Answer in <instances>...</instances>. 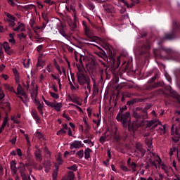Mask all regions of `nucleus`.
Returning <instances> with one entry per match:
<instances>
[{
	"label": "nucleus",
	"mask_w": 180,
	"mask_h": 180,
	"mask_svg": "<svg viewBox=\"0 0 180 180\" xmlns=\"http://www.w3.org/2000/svg\"><path fill=\"white\" fill-rule=\"evenodd\" d=\"M116 120L117 122H120L124 129L128 128L131 136H134V133L137 131V125L134 123H131L130 112L127 111L124 114H117Z\"/></svg>",
	"instance_id": "obj_1"
},
{
	"label": "nucleus",
	"mask_w": 180,
	"mask_h": 180,
	"mask_svg": "<svg viewBox=\"0 0 180 180\" xmlns=\"http://www.w3.org/2000/svg\"><path fill=\"white\" fill-rule=\"evenodd\" d=\"M154 54L158 58L162 60H174V61H180V56L174 53V51L169 48L161 46L158 49L154 50Z\"/></svg>",
	"instance_id": "obj_2"
},
{
	"label": "nucleus",
	"mask_w": 180,
	"mask_h": 180,
	"mask_svg": "<svg viewBox=\"0 0 180 180\" xmlns=\"http://www.w3.org/2000/svg\"><path fill=\"white\" fill-rule=\"evenodd\" d=\"M148 77H151L153 74H155L154 76L150 78V80L148 81V83L145 85L144 89L146 91H153L155 88H158L160 86H164L165 84L164 82H159L157 83H154L153 84V82L155 81L158 78V77H160V72L157 69H154L153 70H150L147 72Z\"/></svg>",
	"instance_id": "obj_3"
},
{
	"label": "nucleus",
	"mask_w": 180,
	"mask_h": 180,
	"mask_svg": "<svg viewBox=\"0 0 180 180\" xmlns=\"http://www.w3.org/2000/svg\"><path fill=\"white\" fill-rule=\"evenodd\" d=\"M138 53L141 57L147 58L150 56V41H141L137 44Z\"/></svg>",
	"instance_id": "obj_4"
},
{
	"label": "nucleus",
	"mask_w": 180,
	"mask_h": 180,
	"mask_svg": "<svg viewBox=\"0 0 180 180\" xmlns=\"http://www.w3.org/2000/svg\"><path fill=\"white\" fill-rule=\"evenodd\" d=\"M179 33H180V25L176 22H174L172 30L165 34L162 41L164 40H175V39L178 38Z\"/></svg>",
	"instance_id": "obj_5"
},
{
	"label": "nucleus",
	"mask_w": 180,
	"mask_h": 180,
	"mask_svg": "<svg viewBox=\"0 0 180 180\" xmlns=\"http://www.w3.org/2000/svg\"><path fill=\"white\" fill-rule=\"evenodd\" d=\"M132 116L136 119L138 124H144V119H147V117L144 115L143 108L140 107H137L133 110Z\"/></svg>",
	"instance_id": "obj_6"
},
{
	"label": "nucleus",
	"mask_w": 180,
	"mask_h": 180,
	"mask_svg": "<svg viewBox=\"0 0 180 180\" xmlns=\"http://www.w3.org/2000/svg\"><path fill=\"white\" fill-rule=\"evenodd\" d=\"M77 70L78 72H77L76 74L77 82L84 81V79L89 78V76L86 75V70H85V68L84 66L78 67Z\"/></svg>",
	"instance_id": "obj_7"
},
{
	"label": "nucleus",
	"mask_w": 180,
	"mask_h": 180,
	"mask_svg": "<svg viewBox=\"0 0 180 180\" xmlns=\"http://www.w3.org/2000/svg\"><path fill=\"white\" fill-rule=\"evenodd\" d=\"M136 153L143 158L146 155V149L143 148V145L140 142H136L135 144Z\"/></svg>",
	"instance_id": "obj_8"
},
{
	"label": "nucleus",
	"mask_w": 180,
	"mask_h": 180,
	"mask_svg": "<svg viewBox=\"0 0 180 180\" xmlns=\"http://www.w3.org/2000/svg\"><path fill=\"white\" fill-rule=\"evenodd\" d=\"M149 155L151 158H153V157H155V158H158L156 159V162L160 165H162V169H163V171H165V174H168V167L164 165V164H161V158H160V156H157L155 157V153H150Z\"/></svg>",
	"instance_id": "obj_9"
},
{
	"label": "nucleus",
	"mask_w": 180,
	"mask_h": 180,
	"mask_svg": "<svg viewBox=\"0 0 180 180\" xmlns=\"http://www.w3.org/2000/svg\"><path fill=\"white\" fill-rule=\"evenodd\" d=\"M15 94L21 95V96H23L25 101L27 99V94H26V91H25V89H23V87H22V85L20 84H18L17 87V93L15 92Z\"/></svg>",
	"instance_id": "obj_10"
},
{
	"label": "nucleus",
	"mask_w": 180,
	"mask_h": 180,
	"mask_svg": "<svg viewBox=\"0 0 180 180\" xmlns=\"http://www.w3.org/2000/svg\"><path fill=\"white\" fill-rule=\"evenodd\" d=\"M58 30L59 33L63 37H65V39H67V40H68L70 39V36H68V34H67V33H65V25H64V24L60 23V26L58 28Z\"/></svg>",
	"instance_id": "obj_11"
},
{
	"label": "nucleus",
	"mask_w": 180,
	"mask_h": 180,
	"mask_svg": "<svg viewBox=\"0 0 180 180\" xmlns=\"http://www.w3.org/2000/svg\"><path fill=\"white\" fill-rule=\"evenodd\" d=\"M0 108L1 109H3V110H5V112H11V110H12V108H11V103L8 102H0Z\"/></svg>",
	"instance_id": "obj_12"
},
{
	"label": "nucleus",
	"mask_w": 180,
	"mask_h": 180,
	"mask_svg": "<svg viewBox=\"0 0 180 180\" xmlns=\"http://www.w3.org/2000/svg\"><path fill=\"white\" fill-rule=\"evenodd\" d=\"M77 82L79 85H84V84H86L88 91L91 92V88L92 87V85L91 84V78L88 77L87 79H84V80Z\"/></svg>",
	"instance_id": "obj_13"
},
{
	"label": "nucleus",
	"mask_w": 180,
	"mask_h": 180,
	"mask_svg": "<svg viewBox=\"0 0 180 180\" xmlns=\"http://www.w3.org/2000/svg\"><path fill=\"white\" fill-rule=\"evenodd\" d=\"M81 147H84V144L81 141H74L70 145V150H74V148H81Z\"/></svg>",
	"instance_id": "obj_14"
},
{
	"label": "nucleus",
	"mask_w": 180,
	"mask_h": 180,
	"mask_svg": "<svg viewBox=\"0 0 180 180\" xmlns=\"http://www.w3.org/2000/svg\"><path fill=\"white\" fill-rule=\"evenodd\" d=\"M3 47L4 49V51L11 56L12 54V51H11V46L9 45V42L4 41L3 44Z\"/></svg>",
	"instance_id": "obj_15"
},
{
	"label": "nucleus",
	"mask_w": 180,
	"mask_h": 180,
	"mask_svg": "<svg viewBox=\"0 0 180 180\" xmlns=\"http://www.w3.org/2000/svg\"><path fill=\"white\" fill-rule=\"evenodd\" d=\"M103 7L108 13H113V6L105 3L103 4Z\"/></svg>",
	"instance_id": "obj_16"
},
{
	"label": "nucleus",
	"mask_w": 180,
	"mask_h": 180,
	"mask_svg": "<svg viewBox=\"0 0 180 180\" xmlns=\"http://www.w3.org/2000/svg\"><path fill=\"white\" fill-rule=\"evenodd\" d=\"M143 101H144V99L135 98L131 101H127V105L128 106H131V105H134V103H137L139 102H143Z\"/></svg>",
	"instance_id": "obj_17"
},
{
	"label": "nucleus",
	"mask_w": 180,
	"mask_h": 180,
	"mask_svg": "<svg viewBox=\"0 0 180 180\" xmlns=\"http://www.w3.org/2000/svg\"><path fill=\"white\" fill-rule=\"evenodd\" d=\"M39 153H35V158L38 162H41L43 161V156L41 155V150L38 149Z\"/></svg>",
	"instance_id": "obj_18"
},
{
	"label": "nucleus",
	"mask_w": 180,
	"mask_h": 180,
	"mask_svg": "<svg viewBox=\"0 0 180 180\" xmlns=\"http://www.w3.org/2000/svg\"><path fill=\"white\" fill-rule=\"evenodd\" d=\"M4 15L6 16V18H8L7 21H8V22L16 20V17L8 12H4Z\"/></svg>",
	"instance_id": "obj_19"
},
{
	"label": "nucleus",
	"mask_w": 180,
	"mask_h": 180,
	"mask_svg": "<svg viewBox=\"0 0 180 180\" xmlns=\"http://www.w3.org/2000/svg\"><path fill=\"white\" fill-rule=\"evenodd\" d=\"M151 106H153V105L147 103L146 105L145 106V108H142L143 115H144V116L147 117V118L148 117V113H147V110H148V109H150Z\"/></svg>",
	"instance_id": "obj_20"
},
{
	"label": "nucleus",
	"mask_w": 180,
	"mask_h": 180,
	"mask_svg": "<svg viewBox=\"0 0 180 180\" xmlns=\"http://www.w3.org/2000/svg\"><path fill=\"white\" fill-rule=\"evenodd\" d=\"M52 108H54L56 112H60L61 110V108H63V104L61 103H57L56 104L53 103Z\"/></svg>",
	"instance_id": "obj_21"
},
{
	"label": "nucleus",
	"mask_w": 180,
	"mask_h": 180,
	"mask_svg": "<svg viewBox=\"0 0 180 180\" xmlns=\"http://www.w3.org/2000/svg\"><path fill=\"white\" fill-rule=\"evenodd\" d=\"M32 116L36 120L37 123H40V117H39V115H37V111L32 110Z\"/></svg>",
	"instance_id": "obj_22"
},
{
	"label": "nucleus",
	"mask_w": 180,
	"mask_h": 180,
	"mask_svg": "<svg viewBox=\"0 0 180 180\" xmlns=\"http://www.w3.org/2000/svg\"><path fill=\"white\" fill-rule=\"evenodd\" d=\"M169 91L172 96H173V98H178V96H179V95H178V93H176V91H174L172 89V87H171L170 86H169Z\"/></svg>",
	"instance_id": "obj_23"
},
{
	"label": "nucleus",
	"mask_w": 180,
	"mask_h": 180,
	"mask_svg": "<svg viewBox=\"0 0 180 180\" xmlns=\"http://www.w3.org/2000/svg\"><path fill=\"white\" fill-rule=\"evenodd\" d=\"M91 148H87L86 149H85L84 150V158L85 160H88L89 158V157H91Z\"/></svg>",
	"instance_id": "obj_24"
},
{
	"label": "nucleus",
	"mask_w": 180,
	"mask_h": 180,
	"mask_svg": "<svg viewBox=\"0 0 180 180\" xmlns=\"http://www.w3.org/2000/svg\"><path fill=\"white\" fill-rule=\"evenodd\" d=\"M140 0H132V3L131 4H129L128 3H126L127 8H133L136 5V4H139Z\"/></svg>",
	"instance_id": "obj_25"
},
{
	"label": "nucleus",
	"mask_w": 180,
	"mask_h": 180,
	"mask_svg": "<svg viewBox=\"0 0 180 180\" xmlns=\"http://www.w3.org/2000/svg\"><path fill=\"white\" fill-rule=\"evenodd\" d=\"M166 130H167V127H165V125H163V126H162V128H159V129H158V132L160 134L162 135V134H165Z\"/></svg>",
	"instance_id": "obj_26"
},
{
	"label": "nucleus",
	"mask_w": 180,
	"mask_h": 180,
	"mask_svg": "<svg viewBox=\"0 0 180 180\" xmlns=\"http://www.w3.org/2000/svg\"><path fill=\"white\" fill-rule=\"evenodd\" d=\"M20 174H21V177H22V180H30V176H26V173H25V172H23V170L20 171Z\"/></svg>",
	"instance_id": "obj_27"
},
{
	"label": "nucleus",
	"mask_w": 180,
	"mask_h": 180,
	"mask_svg": "<svg viewBox=\"0 0 180 180\" xmlns=\"http://www.w3.org/2000/svg\"><path fill=\"white\" fill-rule=\"evenodd\" d=\"M68 180H74L75 179V174H74L73 172H69L68 173Z\"/></svg>",
	"instance_id": "obj_28"
},
{
	"label": "nucleus",
	"mask_w": 180,
	"mask_h": 180,
	"mask_svg": "<svg viewBox=\"0 0 180 180\" xmlns=\"http://www.w3.org/2000/svg\"><path fill=\"white\" fill-rule=\"evenodd\" d=\"M8 120H9V118H8V117H4L3 123L1 126V129H5V127H6V124H8Z\"/></svg>",
	"instance_id": "obj_29"
},
{
	"label": "nucleus",
	"mask_w": 180,
	"mask_h": 180,
	"mask_svg": "<svg viewBox=\"0 0 180 180\" xmlns=\"http://www.w3.org/2000/svg\"><path fill=\"white\" fill-rule=\"evenodd\" d=\"M126 110H127V106L124 105L123 107L120 108V111L117 115H123L124 114V112H126Z\"/></svg>",
	"instance_id": "obj_30"
},
{
	"label": "nucleus",
	"mask_w": 180,
	"mask_h": 180,
	"mask_svg": "<svg viewBox=\"0 0 180 180\" xmlns=\"http://www.w3.org/2000/svg\"><path fill=\"white\" fill-rule=\"evenodd\" d=\"M76 155L81 160L84 158V150H79L76 153Z\"/></svg>",
	"instance_id": "obj_31"
},
{
	"label": "nucleus",
	"mask_w": 180,
	"mask_h": 180,
	"mask_svg": "<svg viewBox=\"0 0 180 180\" xmlns=\"http://www.w3.org/2000/svg\"><path fill=\"white\" fill-rule=\"evenodd\" d=\"M106 133H104V136H101L99 139V142L101 143V144H103L105 141H106Z\"/></svg>",
	"instance_id": "obj_32"
},
{
	"label": "nucleus",
	"mask_w": 180,
	"mask_h": 180,
	"mask_svg": "<svg viewBox=\"0 0 180 180\" xmlns=\"http://www.w3.org/2000/svg\"><path fill=\"white\" fill-rule=\"evenodd\" d=\"M175 122H177L178 123H179V122H180V117H179V116H180V111H178V110H176V112H175Z\"/></svg>",
	"instance_id": "obj_33"
},
{
	"label": "nucleus",
	"mask_w": 180,
	"mask_h": 180,
	"mask_svg": "<svg viewBox=\"0 0 180 180\" xmlns=\"http://www.w3.org/2000/svg\"><path fill=\"white\" fill-rule=\"evenodd\" d=\"M22 27H25V25L23 23H20V25L17 27L13 28V32H19V30L22 29Z\"/></svg>",
	"instance_id": "obj_34"
},
{
	"label": "nucleus",
	"mask_w": 180,
	"mask_h": 180,
	"mask_svg": "<svg viewBox=\"0 0 180 180\" xmlns=\"http://www.w3.org/2000/svg\"><path fill=\"white\" fill-rule=\"evenodd\" d=\"M49 94H50L52 98H53V99H58L60 98V96L58 94H56L52 91H49Z\"/></svg>",
	"instance_id": "obj_35"
},
{
	"label": "nucleus",
	"mask_w": 180,
	"mask_h": 180,
	"mask_svg": "<svg viewBox=\"0 0 180 180\" xmlns=\"http://www.w3.org/2000/svg\"><path fill=\"white\" fill-rule=\"evenodd\" d=\"M44 154H46V155H49V157H51V152H50V150H49V148H47V146H46L44 148Z\"/></svg>",
	"instance_id": "obj_36"
},
{
	"label": "nucleus",
	"mask_w": 180,
	"mask_h": 180,
	"mask_svg": "<svg viewBox=\"0 0 180 180\" xmlns=\"http://www.w3.org/2000/svg\"><path fill=\"white\" fill-rule=\"evenodd\" d=\"M129 167L133 169L134 172H136V168H137V164H136V162H132L131 163V165H129Z\"/></svg>",
	"instance_id": "obj_37"
},
{
	"label": "nucleus",
	"mask_w": 180,
	"mask_h": 180,
	"mask_svg": "<svg viewBox=\"0 0 180 180\" xmlns=\"http://www.w3.org/2000/svg\"><path fill=\"white\" fill-rule=\"evenodd\" d=\"M56 134L57 136H60V134H67V131L62 128L56 132Z\"/></svg>",
	"instance_id": "obj_38"
},
{
	"label": "nucleus",
	"mask_w": 180,
	"mask_h": 180,
	"mask_svg": "<svg viewBox=\"0 0 180 180\" xmlns=\"http://www.w3.org/2000/svg\"><path fill=\"white\" fill-rule=\"evenodd\" d=\"M146 143L147 144L148 148H151V147H153V141H151V139H146Z\"/></svg>",
	"instance_id": "obj_39"
},
{
	"label": "nucleus",
	"mask_w": 180,
	"mask_h": 180,
	"mask_svg": "<svg viewBox=\"0 0 180 180\" xmlns=\"http://www.w3.org/2000/svg\"><path fill=\"white\" fill-rule=\"evenodd\" d=\"M148 162L150 164L151 167H155V168H157V164H155V161L153 160V158H149Z\"/></svg>",
	"instance_id": "obj_40"
},
{
	"label": "nucleus",
	"mask_w": 180,
	"mask_h": 180,
	"mask_svg": "<svg viewBox=\"0 0 180 180\" xmlns=\"http://www.w3.org/2000/svg\"><path fill=\"white\" fill-rule=\"evenodd\" d=\"M82 25L84 27L86 33H87V32H89V27H88V25H86V22L82 21Z\"/></svg>",
	"instance_id": "obj_41"
},
{
	"label": "nucleus",
	"mask_w": 180,
	"mask_h": 180,
	"mask_svg": "<svg viewBox=\"0 0 180 180\" xmlns=\"http://www.w3.org/2000/svg\"><path fill=\"white\" fill-rule=\"evenodd\" d=\"M88 8H89V9H90V11H94V9H95V5L92 2H89Z\"/></svg>",
	"instance_id": "obj_42"
},
{
	"label": "nucleus",
	"mask_w": 180,
	"mask_h": 180,
	"mask_svg": "<svg viewBox=\"0 0 180 180\" xmlns=\"http://www.w3.org/2000/svg\"><path fill=\"white\" fill-rule=\"evenodd\" d=\"M68 169L71 171H77L78 169V166H77V165H73L72 166L68 167Z\"/></svg>",
	"instance_id": "obj_43"
},
{
	"label": "nucleus",
	"mask_w": 180,
	"mask_h": 180,
	"mask_svg": "<svg viewBox=\"0 0 180 180\" xmlns=\"http://www.w3.org/2000/svg\"><path fill=\"white\" fill-rule=\"evenodd\" d=\"M176 148L173 147L170 148V152L169 153L170 157H172L174 155V153H176Z\"/></svg>",
	"instance_id": "obj_44"
},
{
	"label": "nucleus",
	"mask_w": 180,
	"mask_h": 180,
	"mask_svg": "<svg viewBox=\"0 0 180 180\" xmlns=\"http://www.w3.org/2000/svg\"><path fill=\"white\" fill-rule=\"evenodd\" d=\"M84 127H85V131L84 132L86 134V133H89V129H91V126H89V124H84Z\"/></svg>",
	"instance_id": "obj_45"
},
{
	"label": "nucleus",
	"mask_w": 180,
	"mask_h": 180,
	"mask_svg": "<svg viewBox=\"0 0 180 180\" xmlns=\"http://www.w3.org/2000/svg\"><path fill=\"white\" fill-rule=\"evenodd\" d=\"M43 64H44V60H37V67H43Z\"/></svg>",
	"instance_id": "obj_46"
},
{
	"label": "nucleus",
	"mask_w": 180,
	"mask_h": 180,
	"mask_svg": "<svg viewBox=\"0 0 180 180\" xmlns=\"http://www.w3.org/2000/svg\"><path fill=\"white\" fill-rule=\"evenodd\" d=\"M78 27V25H77V23L76 22H73L72 24V27H71V29L72 30V32H75L77 30V27Z\"/></svg>",
	"instance_id": "obj_47"
},
{
	"label": "nucleus",
	"mask_w": 180,
	"mask_h": 180,
	"mask_svg": "<svg viewBox=\"0 0 180 180\" xmlns=\"http://www.w3.org/2000/svg\"><path fill=\"white\" fill-rule=\"evenodd\" d=\"M93 123L96 124L97 127H99V126L101 124V118H98V120H93Z\"/></svg>",
	"instance_id": "obj_48"
},
{
	"label": "nucleus",
	"mask_w": 180,
	"mask_h": 180,
	"mask_svg": "<svg viewBox=\"0 0 180 180\" xmlns=\"http://www.w3.org/2000/svg\"><path fill=\"white\" fill-rule=\"evenodd\" d=\"M154 121H147L146 126L147 127H151L152 126H154Z\"/></svg>",
	"instance_id": "obj_49"
},
{
	"label": "nucleus",
	"mask_w": 180,
	"mask_h": 180,
	"mask_svg": "<svg viewBox=\"0 0 180 180\" xmlns=\"http://www.w3.org/2000/svg\"><path fill=\"white\" fill-rule=\"evenodd\" d=\"M44 103L47 106H50V108H53V105L54 103H51L47 100H44Z\"/></svg>",
	"instance_id": "obj_50"
},
{
	"label": "nucleus",
	"mask_w": 180,
	"mask_h": 180,
	"mask_svg": "<svg viewBox=\"0 0 180 180\" xmlns=\"http://www.w3.org/2000/svg\"><path fill=\"white\" fill-rule=\"evenodd\" d=\"M68 98H69V99H70L74 103H77V105H79V102L77 100V99H75V98H74L73 100H72V98L71 97V96H68Z\"/></svg>",
	"instance_id": "obj_51"
},
{
	"label": "nucleus",
	"mask_w": 180,
	"mask_h": 180,
	"mask_svg": "<svg viewBox=\"0 0 180 180\" xmlns=\"http://www.w3.org/2000/svg\"><path fill=\"white\" fill-rule=\"evenodd\" d=\"M155 180H164V176L161 174H159V177L155 176Z\"/></svg>",
	"instance_id": "obj_52"
},
{
	"label": "nucleus",
	"mask_w": 180,
	"mask_h": 180,
	"mask_svg": "<svg viewBox=\"0 0 180 180\" xmlns=\"http://www.w3.org/2000/svg\"><path fill=\"white\" fill-rule=\"evenodd\" d=\"M13 168H16V162H15V160L11 162V169Z\"/></svg>",
	"instance_id": "obj_53"
},
{
	"label": "nucleus",
	"mask_w": 180,
	"mask_h": 180,
	"mask_svg": "<svg viewBox=\"0 0 180 180\" xmlns=\"http://www.w3.org/2000/svg\"><path fill=\"white\" fill-rule=\"evenodd\" d=\"M45 4H48L49 5H54V1L51 0H44Z\"/></svg>",
	"instance_id": "obj_54"
},
{
	"label": "nucleus",
	"mask_w": 180,
	"mask_h": 180,
	"mask_svg": "<svg viewBox=\"0 0 180 180\" xmlns=\"http://www.w3.org/2000/svg\"><path fill=\"white\" fill-rule=\"evenodd\" d=\"M43 45H39L37 47V51L38 53H41V50H43Z\"/></svg>",
	"instance_id": "obj_55"
},
{
	"label": "nucleus",
	"mask_w": 180,
	"mask_h": 180,
	"mask_svg": "<svg viewBox=\"0 0 180 180\" xmlns=\"http://www.w3.org/2000/svg\"><path fill=\"white\" fill-rule=\"evenodd\" d=\"M58 171V169H57V171L53 172L52 176L53 180H57V172Z\"/></svg>",
	"instance_id": "obj_56"
},
{
	"label": "nucleus",
	"mask_w": 180,
	"mask_h": 180,
	"mask_svg": "<svg viewBox=\"0 0 180 180\" xmlns=\"http://www.w3.org/2000/svg\"><path fill=\"white\" fill-rule=\"evenodd\" d=\"M69 85L70 86V88H71V89L72 90H75V89H77V88L75 86V85L74 84H72V82H71V80L70 79V78H69Z\"/></svg>",
	"instance_id": "obj_57"
},
{
	"label": "nucleus",
	"mask_w": 180,
	"mask_h": 180,
	"mask_svg": "<svg viewBox=\"0 0 180 180\" xmlns=\"http://www.w3.org/2000/svg\"><path fill=\"white\" fill-rule=\"evenodd\" d=\"M33 6H34V5L33 4H29V5H26V6H24V8L27 10V9H31V8H33Z\"/></svg>",
	"instance_id": "obj_58"
},
{
	"label": "nucleus",
	"mask_w": 180,
	"mask_h": 180,
	"mask_svg": "<svg viewBox=\"0 0 180 180\" xmlns=\"http://www.w3.org/2000/svg\"><path fill=\"white\" fill-rule=\"evenodd\" d=\"M17 155H18V157H22V150H20V148H17Z\"/></svg>",
	"instance_id": "obj_59"
},
{
	"label": "nucleus",
	"mask_w": 180,
	"mask_h": 180,
	"mask_svg": "<svg viewBox=\"0 0 180 180\" xmlns=\"http://www.w3.org/2000/svg\"><path fill=\"white\" fill-rule=\"evenodd\" d=\"M121 169H122V171H124L125 172H128L129 171V168L127 167V166H121Z\"/></svg>",
	"instance_id": "obj_60"
},
{
	"label": "nucleus",
	"mask_w": 180,
	"mask_h": 180,
	"mask_svg": "<svg viewBox=\"0 0 180 180\" xmlns=\"http://www.w3.org/2000/svg\"><path fill=\"white\" fill-rule=\"evenodd\" d=\"M16 23H15V20L9 22V27H15Z\"/></svg>",
	"instance_id": "obj_61"
},
{
	"label": "nucleus",
	"mask_w": 180,
	"mask_h": 180,
	"mask_svg": "<svg viewBox=\"0 0 180 180\" xmlns=\"http://www.w3.org/2000/svg\"><path fill=\"white\" fill-rule=\"evenodd\" d=\"M165 78L167 79V81H168V82H169V84H171L172 82V79H171V77L168 75H165Z\"/></svg>",
	"instance_id": "obj_62"
},
{
	"label": "nucleus",
	"mask_w": 180,
	"mask_h": 180,
	"mask_svg": "<svg viewBox=\"0 0 180 180\" xmlns=\"http://www.w3.org/2000/svg\"><path fill=\"white\" fill-rule=\"evenodd\" d=\"M37 105V110H43V105H41V103H40V102H38Z\"/></svg>",
	"instance_id": "obj_63"
},
{
	"label": "nucleus",
	"mask_w": 180,
	"mask_h": 180,
	"mask_svg": "<svg viewBox=\"0 0 180 180\" xmlns=\"http://www.w3.org/2000/svg\"><path fill=\"white\" fill-rule=\"evenodd\" d=\"M82 60H85V56H84L83 55H80V58L79 59V62L80 64H82Z\"/></svg>",
	"instance_id": "obj_64"
}]
</instances>
